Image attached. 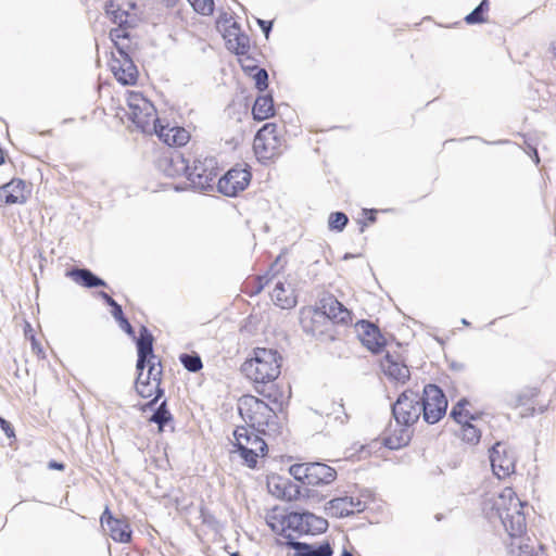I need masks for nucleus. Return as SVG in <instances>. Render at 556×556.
<instances>
[{
	"mask_svg": "<svg viewBox=\"0 0 556 556\" xmlns=\"http://www.w3.org/2000/svg\"><path fill=\"white\" fill-rule=\"evenodd\" d=\"M381 368L386 376L397 382L405 383L409 379L408 367L390 353H387L381 361Z\"/></svg>",
	"mask_w": 556,
	"mask_h": 556,
	"instance_id": "25",
	"label": "nucleus"
},
{
	"mask_svg": "<svg viewBox=\"0 0 556 556\" xmlns=\"http://www.w3.org/2000/svg\"><path fill=\"white\" fill-rule=\"evenodd\" d=\"M66 276L73 279L77 285L92 289L106 287V282L88 268L73 267L66 271Z\"/></svg>",
	"mask_w": 556,
	"mask_h": 556,
	"instance_id": "26",
	"label": "nucleus"
},
{
	"mask_svg": "<svg viewBox=\"0 0 556 556\" xmlns=\"http://www.w3.org/2000/svg\"><path fill=\"white\" fill-rule=\"evenodd\" d=\"M253 118L264 121L275 115L274 99L271 94L258 96L252 108Z\"/></svg>",
	"mask_w": 556,
	"mask_h": 556,
	"instance_id": "28",
	"label": "nucleus"
},
{
	"mask_svg": "<svg viewBox=\"0 0 556 556\" xmlns=\"http://www.w3.org/2000/svg\"><path fill=\"white\" fill-rule=\"evenodd\" d=\"M154 397L156 401H159L164 395V389L161 388V383H154Z\"/></svg>",
	"mask_w": 556,
	"mask_h": 556,
	"instance_id": "56",
	"label": "nucleus"
},
{
	"mask_svg": "<svg viewBox=\"0 0 556 556\" xmlns=\"http://www.w3.org/2000/svg\"><path fill=\"white\" fill-rule=\"evenodd\" d=\"M450 368L454 371H463L465 370V364L453 361L450 363Z\"/></svg>",
	"mask_w": 556,
	"mask_h": 556,
	"instance_id": "58",
	"label": "nucleus"
},
{
	"mask_svg": "<svg viewBox=\"0 0 556 556\" xmlns=\"http://www.w3.org/2000/svg\"><path fill=\"white\" fill-rule=\"evenodd\" d=\"M420 396L421 416L427 424L434 425L445 416L447 399L441 388L432 383L426 384Z\"/></svg>",
	"mask_w": 556,
	"mask_h": 556,
	"instance_id": "10",
	"label": "nucleus"
},
{
	"mask_svg": "<svg viewBox=\"0 0 556 556\" xmlns=\"http://www.w3.org/2000/svg\"><path fill=\"white\" fill-rule=\"evenodd\" d=\"M102 527L109 530L113 541L118 543H129L131 541L132 530L125 518H115L106 507L100 518Z\"/></svg>",
	"mask_w": 556,
	"mask_h": 556,
	"instance_id": "18",
	"label": "nucleus"
},
{
	"mask_svg": "<svg viewBox=\"0 0 556 556\" xmlns=\"http://www.w3.org/2000/svg\"><path fill=\"white\" fill-rule=\"evenodd\" d=\"M300 325L307 336L320 342H332L337 339L334 326L316 307H303L301 309Z\"/></svg>",
	"mask_w": 556,
	"mask_h": 556,
	"instance_id": "9",
	"label": "nucleus"
},
{
	"mask_svg": "<svg viewBox=\"0 0 556 556\" xmlns=\"http://www.w3.org/2000/svg\"><path fill=\"white\" fill-rule=\"evenodd\" d=\"M194 11L202 15H210L214 11V0H188Z\"/></svg>",
	"mask_w": 556,
	"mask_h": 556,
	"instance_id": "41",
	"label": "nucleus"
},
{
	"mask_svg": "<svg viewBox=\"0 0 556 556\" xmlns=\"http://www.w3.org/2000/svg\"><path fill=\"white\" fill-rule=\"evenodd\" d=\"M539 394L538 389L535 388H529L526 389L518 394H516L511 400L508 401V404L511 407H518L521 405H526L530 400L535 397Z\"/></svg>",
	"mask_w": 556,
	"mask_h": 556,
	"instance_id": "39",
	"label": "nucleus"
},
{
	"mask_svg": "<svg viewBox=\"0 0 556 556\" xmlns=\"http://www.w3.org/2000/svg\"><path fill=\"white\" fill-rule=\"evenodd\" d=\"M119 327L130 337L135 338V329L128 321L126 317L119 319L118 321Z\"/></svg>",
	"mask_w": 556,
	"mask_h": 556,
	"instance_id": "49",
	"label": "nucleus"
},
{
	"mask_svg": "<svg viewBox=\"0 0 556 556\" xmlns=\"http://www.w3.org/2000/svg\"><path fill=\"white\" fill-rule=\"evenodd\" d=\"M286 544L294 551L295 556H332L333 549L329 542L318 545L295 541L291 534L286 535Z\"/></svg>",
	"mask_w": 556,
	"mask_h": 556,
	"instance_id": "21",
	"label": "nucleus"
},
{
	"mask_svg": "<svg viewBox=\"0 0 556 556\" xmlns=\"http://www.w3.org/2000/svg\"><path fill=\"white\" fill-rule=\"evenodd\" d=\"M156 168L167 177H187L189 160L176 148H166L155 161Z\"/></svg>",
	"mask_w": 556,
	"mask_h": 556,
	"instance_id": "13",
	"label": "nucleus"
},
{
	"mask_svg": "<svg viewBox=\"0 0 556 556\" xmlns=\"http://www.w3.org/2000/svg\"><path fill=\"white\" fill-rule=\"evenodd\" d=\"M137 4L131 0H110L105 4V13L109 20L116 25L111 29L110 38L114 45L121 39L129 38V30L139 22Z\"/></svg>",
	"mask_w": 556,
	"mask_h": 556,
	"instance_id": "4",
	"label": "nucleus"
},
{
	"mask_svg": "<svg viewBox=\"0 0 556 556\" xmlns=\"http://www.w3.org/2000/svg\"><path fill=\"white\" fill-rule=\"evenodd\" d=\"M238 47L236 48L237 54H243L249 48V39L244 36L237 37Z\"/></svg>",
	"mask_w": 556,
	"mask_h": 556,
	"instance_id": "48",
	"label": "nucleus"
},
{
	"mask_svg": "<svg viewBox=\"0 0 556 556\" xmlns=\"http://www.w3.org/2000/svg\"><path fill=\"white\" fill-rule=\"evenodd\" d=\"M257 24H258L260 28L262 29L263 34L266 37H268L269 33L273 29V22L257 18Z\"/></svg>",
	"mask_w": 556,
	"mask_h": 556,
	"instance_id": "52",
	"label": "nucleus"
},
{
	"mask_svg": "<svg viewBox=\"0 0 556 556\" xmlns=\"http://www.w3.org/2000/svg\"><path fill=\"white\" fill-rule=\"evenodd\" d=\"M312 463L294 464L290 466L289 472L296 480L302 482L304 485H308V475L311 472Z\"/></svg>",
	"mask_w": 556,
	"mask_h": 556,
	"instance_id": "37",
	"label": "nucleus"
},
{
	"mask_svg": "<svg viewBox=\"0 0 556 556\" xmlns=\"http://www.w3.org/2000/svg\"><path fill=\"white\" fill-rule=\"evenodd\" d=\"M98 294L109 306L113 305L115 302V300L104 291H100Z\"/></svg>",
	"mask_w": 556,
	"mask_h": 556,
	"instance_id": "55",
	"label": "nucleus"
},
{
	"mask_svg": "<svg viewBox=\"0 0 556 556\" xmlns=\"http://www.w3.org/2000/svg\"><path fill=\"white\" fill-rule=\"evenodd\" d=\"M285 285L281 281H278L274 288L273 298L275 299V303L279 305L281 308H290L293 307L296 303L295 299L292 296L285 295Z\"/></svg>",
	"mask_w": 556,
	"mask_h": 556,
	"instance_id": "33",
	"label": "nucleus"
},
{
	"mask_svg": "<svg viewBox=\"0 0 556 556\" xmlns=\"http://www.w3.org/2000/svg\"><path fill=\"white\" fill-rule=\"evenodd\" d=\"M148 372L147 380L152 381L154 383H161L162 381V366L161 363H155V359H151L150 363L147 364Z\"/></svg>",
	"mask_w": 556,
	"mask_h": 556,
	"instance_id": "40",
	"label": "nucleus"
},
{
	"mask_svg": "<svg viewBox=\"0 0 556 556\" xmlns=\"http://www.w3.org/2000/svg\"><path fill=\"white\" fill-rule=\"evenodd\" d=\"M0 198L5 204L25 203L27 200L26 184L22 179H12L0 187Z\"/></svg>",
	"mask_w": 556,
	"mask_h": 556,
	"instance_id": "23",
	"label": "nucleus"
},
{
	"mask_svg": "<svg viewBox=\"0 0 556 556\" xmlns=\"http://www.w3.org/2000/svg\"><path fill=\"white\" fill-rule=\"evenodd\" d=\"M286 480L287 479H283L281 477H271L270 479H268V482H267V486H268V490L270 493H273L274 495H276L277 497H280V493L281 491H283V484H286Z\"/></svg>",
	"mask_w": 556,
	"mask_h": 556,
	"instance_id": "44",
	"label": "nucleus"
},
{
	"mask_svg": "<svg viewBox=\"0 0 556 556\" xmlns=\"http://www.w3.org/2000/svg\"><path fill=\"white\" fill-rule=\"evenodd\" d=\"M154 382L143 380V370L138 371L137 379L135 381V389L139 396L143 399L151 397L154 393Z\"/></svg>",
	"mask_w": 556,
	"mask_h": 556,
	"instance_id": "36",
	"label": "nucleus"
},
{
	"mask_svg": "<svg viewBox=\"0 0 556 556\" xmlns=\"http://www.w3.org/2000/svg\"><path fill=\"white\" fill-rule=\"evenodd\" d=\"M281 137L254 140L253 150L258 161L266 163L281 154Z\"/></svg>",
	"mask_w": 556,
	"mask_h": 556,
	"instance_id": "22",
	"label": "nucleus"
},
{
	"mask_svg": "<svg viewBox=\"0 0 556 556\" xmlns=\"http://www.w3.org/2000/svg\"><path fill=\"white\" fill-rule=\"evenodd\" d=\"M328 529V521L314 515L309 511H291L282 517L281 521V536L286 539L289 533L288 530H292L300 535H315L325 532Z\"/></svg>",
	"mask_w": 556,
	"mask_h": 556,
	"instance_id": "7",
	"label": "nucleus"
},
{
	"mask_svg": "<svg viewBox=\"0 0 556 556\" xmlns=\"http://www.w3.org/2000/svg\"><path fill=\"white\" fill-rule=\"evenodd\" d=\"M326 509L331 516L343 518L353 515L355 511L361 513L366 508V503L358 497L344 496L332 498L327 503Z\"/></svg>",
	"mask_w": 556,
	"mask_h": 556,
	"instance_id": "20",
	"label": "nucleus"
},
{
	"mask_svg": "<svg viewBox=\"0 0 556 556\" xmlns=\"http://www.w3.org/2000/svg\"><path fill=\"white\" fill-rule=\"evenodd\" d=\"M468 404L466 399H460L456 405H454L451 409L450 417L453 418L459 425L463 424L462 416L464 414L463 408Z\"/></svg>",
	"mask_w": 556,
	"mask_h": 556,
	"instance_id": "46",
	"label": "nucleus"
},
{
	"mask_svg": "<svg viewBox=\"0 0 556 556\" xmlns=\"http://www.w3.org/2000/svg\"><path fill=\"white\" fill-rule=\"evenodd\" d=\"M353 257H355V255H354V254H351V253H346V254L343 256V258H344V260H349V258H353Z\"/></svg>",
	"mask_w": 556,
	"mask_h": 556,
	"instance_id": "64",
	"label": "nucleus"
},
{
	"mask_svg": "<svg viewBox=\"0 0 556 556\" xmlns=\"http://www.w3.org/2000/svg\"><path fill=\"white\" fill-rule=\"evenodd\" d=\"M489 11V1L482 0L469 14L466 15L465 22L469 25L480 24L485 21L484 15Z\"/></svg>",
	"mask_w": 556,
	"mask_h": 556,
	"instance_id": "34",
	"label": "nucleus"
},
{
	"mask_svg": "<svg viewBox=\"0 0 556 556\" xmlns=\"http://www.w3.org/2000/svg\"><path fill=\"white\" fill-rule=\"evenodd\" d=\"M316 308L332 323V326L334 324L346 325L352 320L351 312L332 294L323 296Z\"/></svg>",
	"mask_w": 556,
	"mask_h": 556,
	"instance_id": "17",
	"label": "nucleus"
},
{
	"mask_svg": "<svg viewBox=\"0 0 556 556\" xmlns=\"http://www.w3.org/2000/svg\"><path fill=\"white\" fill-rule=\"evenodd\" d=\"M341 556H354V555H353L350 551H348L346 548H344V549L342 551Z\"/></svg>",
	"mask_w": 556,
	"mask_h": 556,
	"instance_id": "62",
	"label": "nucleus"
},
{
	"mask_svg": "<svg viewBox=\"0 0 556 556\" xmlns=\"http://www.w3.org/2000/svg\"><path fill=\"white\" fill-rule=\"evenodd\" d=\"M460 437L463 441L469 443V444H478L481 439V431L478 429L473 424L466 420L463 424H460Z\"/></svg>",
	"mask_w": 556,
	"mask_h": 556,
	"instance_id": "32",
	"label": "nucleus"
},
{
	"mask_svg": "<svg viewBox=\"0 0 556 556\" xmlns=\"http://www.w3.org/2000/svg\"><path fill=\"white\" fill-rule=\"evenodd\" d=\"M0 428L4 431L8 438L14 437V429L12 425L0 416Z\"/></svg>",
	"mask_w": 556,
	"mask_h": 556,
	"instance_id": "50",
	"label": "nucleus"
},
{
	"mask_svg": "<svg viewBox=\"0 0 556 556\" xmlns=\"http://www.w3.org/2000/svg\"><path fill=\"white\" fill-rule=\"evenodd\" d=\"M238 412L247 426L263 435L280 433L281 425L276 412L263 400L254 395H243L238 401Z\"/></svg>",
	"mask_w": 556,
	"mask_h": 556,
	"instance_id": "2",
	"label": "nucleus"
},
{
	"mask_svg": "<svg viewBox=\"0 0 556 556\" xmlns=\"http://www.w3.org/2000/svg\"><path fill=\"white\" fill-rule=\"evenodd\" d=\"M179 361L185 369L190 372H198L203 367L202 359L197 353H182L179 356Z\"/></svg>",
	"mask_w": 556,
	"mask_h": 556,
	"instance_id": "35",
	"label": "nucleus"
},
{
	"mask_svg": "<svg viewBox=\"0 0 556 556\" xmlns=\"http://www.w3.org/2000/svg\"><path fill=\"white\" fill-rule=\"evenodd\" d=\"M283 491L280 493V497L287 501L298 500L301 496L311 497V490L305 488L301 489L298 484L293 483L289 479L286 480V484H283Z\"/></svg>",
	"mask_w": 556,
	"mask_h": 556,
	"instance_id": "31",
	"label": "nucleus"
},
{
	"mask_svg": "<svg viewBox=\"0 0 556 556\" xmlns=\"http://www.w3.org/2000/svg\"><path fill=\"white\" fill-rule=\"evenodd\" d=\"M219 167L214 156H197L189 164L187 180L188 185L198 191H212L219 175Z\"/></svg>",
	"mask_w": 556,
	"mask_h": 556,
	"instance_id": "6",
	"label": "nucleus"
},
{
	"mask_svg": "<svg viewBox=\"0 0 556 556\" xmlns=\"http://www.w3.org/2000/svg\"><path fill=\"white\" fill-rule=\"evenodd\" d=\"M175 190H176V191H182V190H186V186H182V185H176V186H175Z\"/></svg>",
	"mask_w": 556,
	"mask_h": 556,
	"instance_id": "63",
	"label": "nucleus"
},
{
	"mask_svg": "<svg viewBox=\"0 0 556 556\" xmlns=\"http://www.w3.org/2000/svg\"><path fill=\"white\" fill-rule=\"evenodd\" d=\"M511 488L500 493H488L482 501V511L490 522L498 520L511 539L513 556H547L542 545L535 549L530 538H525L527 530L523 506Z\"/></svg>",
	"mask_w": 556,
	"mask_h": 556,
	"instance_id": "1",
	"label": "nucleus"
},
{
	"mask_svg": "<svg viewBox=\"0 0 556 556\" xmlns=\"http://www.w3.org/2000/svg\"><path fill=\"white\" fill-rule=\"evenodd\" d=\"M349 217L343 212H333L328 217V228L332 231L341 232L346 227Z\"/></svg>",
	"mask_w": 556,
	"mask_h": 556,
	"instance_id": "38",
	"label": "nucleus"
},
{
	"mask_svg": "<svg viewBox=\"0 0 556 556\" xmlns=\"http://www.w3.org/2000/svg\"><path fill=\"white\" fill-rule=\"evenodd\" d=\"M156 403H157L156 399H152L151 401H149L148 403L142 405L141 409L143 412L155 409L154 407H155Z\"/></svg>",
	"mask_w": 556,
	"mask_h": 556,
	"instance_id": "59",
	"label": "nucleus"
},
{
	"mask_svg": "<svg viewBox=\"0 0 556 556\" xmlns=\"http://www.w3.org/2000/svg\"><path fill=\"white\" fill-rule=\"evenodd\" d=\"M110 307L112 308L111 313L116 321L125 317L122 306L116 301L113 303V305H110Z\"/></svg>",
	"mask_w": 556,
	"mask_h": 556,
	"instance_id": "51",
	"label": "nucleus"
},
{
	"mask_svg": "<svg viewBox=\"0 0 556 556\" xmlns=\"http://www.w3.org/2000/svg\"><path fill=\"white\" fill-rule=\"evenodd\" d=\"M156 134L167 144V148L182 147L190 139L189 132L181 127L166 128L161 126Z\"/></svg>",
	"mask_w": 556,
	"mask_h": 556,
	"instance_id": "27",
	"label": "nucleus"
},
{
	"mask_svg": "<svg viewBox=\"0 0 556 556\" xmlns=\"http://www.w3.org/2000/svg\"><path fill=\"white\" fill-rule=\"evenodd\" d=\"M134 339L136 340L138 354L136 369L137 371H141L146 369L147 364L150 363L151 359H156L153 351L154 338L146 326H141L139 329V336Z\"/></svg>",
	"mask_w": 556,
	"mask_h": 556,
	"instance_id": "19",
	"label": "nucleus"
},
{
	"mask_svg": "<svg viewBox=\"0 0 556 556\" xmlns=\"http://www.w3.org/2000/svg\"><path fill=\"white\" fill-rule=\"evenodd\" d=\"M255 87L260 91H264L268 87V73L265 68H257L254 74Z\"/></svg>",
	"mask_w": 556,
	"mask_h": 556,
	"instance_id": "45",
	"label": "nucleus"
},
{
	"mask_svg": "<svg viewBox=\"0 0 556 556\" xmlns=\"http://www.w3.org/2000/svg\"><path fill=\"white\" fill-rule=\"evenodd\" d=\"M281 521H282V518L278 522L267 521V523L274 532L281 535L280 534L281 533Z\"/></svg>",
	"mask_w": 556,
	"mask_h": 556,
	"instance_id": "54",
	"label": "nucleus"
},
{
	"mask_svg": "<svg viewBox=\"0 0 556 556\" xmlns=\"http://www.w3.org/2000/svg\"><path fill=\"white\" fill-rule=\"evenodd\" d=\"M281 359L276 350L256 348L253 357L243 363L242 371L255 383L266 384L279 377Z\"/></svg>",
	"mask_w": 556,
	"mask_h": 556,
	"instance_id": "3",
	"label": "nucleus"
},
{
	"mask_svg": "<svg viewBox=\"0 0 556 556\" xmlns=\"http://www.w3.org/2000/svg\"><path fill=\"white\" fill-rule=\"evenodd\" d=\"M355 327L362 344L371 353L378 354L383 350L387 341L377 326L369 320L362 319L356 323Z\"/></svg>",
	"mask_w": 556,
	"mask_h": 556,
	"instance_id": "15",
	"label": "nucleus"
},
{
	"mask_svg": "<svg viewBox=\"0 0 556 556\" xmlns=\"http://www.w3.org/2000/svg\"><path fill=\"white\" fill-rule=\"evenodd\" d=\"M25 338L28 339L31 343V350L36 354L42 353V346L40 345L39 341L36 339L35 331L31 328L30 324L26 323V327L24 329Z\"/></svg>",
	"mask_w": 556,
	"mask_h": 556,
	"instance_id": "43",
	"label": "nucleus"
},
{
	"mask_svg": "<svg viewBox=\"0 0 556 556\" xmlns=\"http://www.w3.org/2000/svg\"><path fill=\"white\" fill-rule=\"evenodd\" d=\"M267 282H268V279H267L266 277H260V278H258V283H257V286L255 287V290H254V292H253V293H260V292L264 289V287H265V285H266Z\"/></svg>",
	"mask_w": 556,
	"mask_h": 556,
	"instance_id": "57",
	"label": "nucleus"
},
{
	"mask_svg": "<svg viewBox=\"0 0 556 556\" xmlns=\"http://www.w3.org/2000/svg\"><path fill=\"white\" fill-rule=\"evenodd\" d=\"M363 214L366 216V222H359V224H361L359 231L361 232L365 231L367 224H374L377 219V216H376L377 211L376 210L364 208Z\"/></svg>",
	"mask_w": 556,
	"mask_h": 556,
	"instance_id": "47",
	"label": "nucleus"
},
{
	"mask_svg": "<svg viewBox=\"0 0 556 556\" xmlns=\"http://www.w3.org/2000/svg\"><path fill=\"white\" fill-rule=\"evenodd\" d=\"M48 468L53 470H64L65 465L52 459L48 463Z\"/></svg>",
	"mask_w": 556,
	"mask_h": 556,
	"instance_id": "53",
	"label": "nucleus"
},
{
	"mask_svg": "<svg viewBox=\"0 0 556 556\" xmlns=\"http://www.w3.org/2000/svg\"><path fill=\"white\" fill-rule=\"evenodd\" d=\"M122 60H114L112 63V72L118 83L124 86H131L137 83L138 70L132 60L125 52L124 47L119 43L115 45Z\"/></svg>",
	"mask_w": 556,
	"mask_h": 556,
	"instance_id": "16",
	"label": "nucleus"
},
{
	"mask_svg": "<svg viewBox=\"0 0 556 556\" xmlns=\"http://www.w3.org/2000/svg\"><path fill=\"white\" fill-rule=\"evenodd\" d=\"M173 420V415L167 408V402L164 400L153 412L149 418L150 422L156 424L160 431H163L165 426Z\"/></svg>",
	"mask_w": 556,
	"mask_h": 556,
	"instance_id": "30",
	"label": "nucleus"
},
{
	"mask_svg": "<svg viewBox=\"0 0 556 556\" xmlns=\"http://www.w3.org/2000/svg\"><path fill=\"white\" fill-rule=\"evenodd\" d=\"M128 118L139 128L142 132H151L159 130L156 123V110L154 105L147 100L141 93L131 92L127 99Z\"/></svg>",
	"mask_w": 556,
	"mask_h": 556,
	"instance_id": "8",
	"label": "nucleus"
},
{
	"mask_svg": "<svg viewBox=\"0 0 556 556\" xmlns=\"http://www.w3.org/2000/svg\"><path fill=\"white\" fill-rule=\"evenodd\" d=\"M419 392L410 389L403 391L395 403L392 404V415L399 426L410 427L421 416V407Z\"/></svg>",
	"mask_w": 556,
	"mask_h": 556,
	"instance_id": "11",
	"label": "nucleus"
},
{
	"mask_svg": "<svg viewBox=\"0 0 556 556\" xmlns=\"http://www.w3.org/2000/svg\"><path fill=\"white\" fill-rule=\"evenodd\" d=\"M261 434L244 426H238L233 431L236 452L240 454L244 464L250 468H254L258 456H264L268 450L267 443Z\"/></svg>",
	"mask_w": 556,
	"mask_h": 556,
	"instance_id": "5",
	"label": "nucleus"
},
{
	"mask_svg": "<svg viewBox=\"0 0 556 556\" xmlns=\"http://www.w3.org/2000/svg\"><path fill=\"white\" fill-rule=\"evenodd\" d=\"M489 452L492 471L498 479H505L515 472L516 456L505 443L496 442Z\"/></svg>",
	"mask_w": 556,
	"mask_h": 556,
	"instance_id": "14",
	"label": "nucleus"
},
{
	"mask_svg": "<svg viewBox=\"0 0 556 556\" xmlns=\"http://www.w3.org/2000/svg\"><path fill=\"white\" fill-rule=\"evenodd\" d=\"M484 142L488 144H504V143H508L509 141L508 140H496V141H492V142H489V141H484Z\"/></svg>",
	"mask_w": 556,
	"mask_h": 556,
	"instance_id": "60",
	"label": "nucleus"
},
{
	"mask_svg": "<svg viewBox=\"0 0 556 556\" xmlns=\"http://www.w3.org/2000/svg\"><path fill=\"white\" fill-rule=\"evenodd\" d=\"M252 178L247 165H236L217 181V190L226 197H236L245 190Z\"/></svg>",
	"mask_w": 556,
	"mask_h": 556,
	"instance_id": "12",
	"label": "nucleus"
},
{
	"mask_svg": "<svg viewBox=\"0 0 556 556\" xmlns=\"http://www.w3.org/2000/svg\"><path fill=\"white\" fill-rule=\"evenodd\" d=\"M337 478L334 468L325 463L315 462L311 465V472L308 475V485L321 486L332 483Z\"/></svg>",
	"mask_w": 556,
	"mask_h": 556,
	"instance_id": "24",
	"label": "nucleus"
},
{
	"mask_svg": "<svg viewBox=\"0 0 556 556\" xmlns=\"http://www.w3.org/2000/svg\"><path fill=\"white\" fill-rule=\"evenodd\" d=\"M399 431H394L392 434L384 439V445L390 450H397L406 446L412 438V431L409 427L400 426Z\"/></svg>",
	"mask_w": 556,
	"mask_h": 556,
	"instance_id": "29",
	"label": "nucleus"
},
{
	"mask_svg": "<svg viewBox=\"0 0 556 556\" xmlns=\"http://www.w3.org/2000/svg\"><path fill=\"white\" fill-rule=\"evenodd\" d=\"M533 154H534V162H535V164H539L540 159H539L538 151L535 149H533Z\"/></svg>",
	"mask_w": 556,
	"mask_h": 556,
	"instance_id": "61",
	"label": "nucleus"
},
{
	"mask_svg": "<svg viewBox=\"0 0 556 556\" xmlns=\"http://www.w3.org/2000/svg\"><path fill=\"white\" fill-rule=\"evenodd\" d=\"M280 137L277 132V125L275 123H266L256 132L254 140H264L267 138Z\"/></svg>",
	"mask_w": 556,
	"mask_h": 556,
	"instance_id": "42",
	"label": "nucleus"
}]
</instances>
